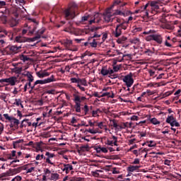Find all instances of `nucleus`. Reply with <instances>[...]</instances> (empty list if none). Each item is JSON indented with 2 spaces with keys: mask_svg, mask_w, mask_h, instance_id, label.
<instances>
[{
  "mask_svg": "<svg viewBox=\"0 0 181 181\" xmlns=\"http://www.w3.org/2000/svg\"><path fill=\"white\" fill-rule=\"evenodd\" d=\"M73 97L76 112H81V104L87 100V98L86 96H80L79 91L75 92V93L73 94Z\"/></svg>",
  "mask_w": 181,
  "mask_h": 181,
  "instance_id": "1",
  "label": "nucleus"
},
{
  "mask_svg": "<svg viewBox=\"0 0 181 181\" xmlns=\"http://www.w3.org/2000/svg\"><path fill=\"white\" fill-rule=\"evenodd\" d=\"M144 35H149L146 37L147 42L153 40L157 45H162L163 42V37L160 34H156L155 30H149L148 32H144Z\"/></svg>",
  "mask_w": 181,
  "mask_h": 181,
  "instance_id": "2",
  "label": "nucleus"
},
{
  "mask_svg": "<svg viewBox=\"0 0 181 181\" xmlns=\"http://www.w3.org/2000/svg\"><path fill=\"white\" fill-rule=\"evenodd\" d=\"M45 163L48 165H51V166H56V155L47 151L45 153Z\"/></svg>",
  "mask_w": 181,
  "mask_h": 181,
  "instance_id": "3",
  "label": "nucleus"
},
{
  "mask_svg": "<svg viewBox=\"0 0 181 181\" xmlns=\"http://www.w3.org/2000/svg\"><path fill=\"white\" fill-rule=\"evenodd\" d=\"M132 77H134V74L130 72L122 78V81L124 83L125 86H127V88L132 87L134 84V78Z\"/></svg>",
  "mask_w": 181,
  "mask_h": 181,
  "instance_id": "4",
  "label": "nucleus"
},
{
  "mask_svg": "<svg viewBox=\"0 0 181 181\" xmlns=\"http://www.w3.org/2000/svg\"><path fill=\"white\" fill-rule=\"evenodd\" d=\"M54 81H57L56 78L54 77V75H52L45 79L37 80L35 82V86H37V84H48L49 83H54Z\"/></svg>",
  "mask_w": 181,
  "mask_h": 181,
  "instance_id": "5",
  "label": "nucleus"
},
{
  "mask_svg": "<svg viewBox=\"0 0 181 181\" xmlns=\"http://www.w3.org/2000/svg\"><path fill=\"white\" fill-rule=\"evenodd\" d=\"M18 81V78L16 76H11L7 78L0 79V83H7V86H16Z\"/></svg>",
  "mask_w": 181,
  "mask_h": 181,
  "instance_id": "6",
  "label": "nucleus"
},
{
  "mask_svg": "<svg viewBox=\"0 0 181 181\" xmlns=\"http://www.w3.org/2000/svg\"><path fill=\"white\" fill-rule=\"evenodd\" d=\"M110 122H112L111 127H113L115 131H121V129H125V128H128V122L123 123V125H119L115 119L110 120Z\"/></svg>",
  "mask_w": 181,
  "mask_h": 181,
  "instance_id": "7",
  "label": "nucleus"
},
{
  "mask_svg": "<svg viewBox=\"0 0 181 181\" xmlns=\"http://www.w3.org/2000/svg\"><path fill=\"white\" fill-rule=\"evenodd\" d=\"M165 122L167 124H170V127H180V124H179V122L176 121V118L173 117V115H168L165 120Z\"/></svg>",
  "mask_w": 181,
  "mask_h": 181,
  "instance_id": "8",
  "label": "nucleus"
},
{
  "mask_svg": "<svg viewBox=\"0 0 181 181\" xmlns=\"http://www.w3.org/2000/svg\"><path fill=\"white\" fill-rule=\"evenodd\" d=\"M62 45H63L65 47V49H66V50H72V52H77V48L73 49H71V46H73V40H69V39H65L63 40L61 42Z\"/></svg>",
  "mask_w": 181,
  "mask_h": 181,
  "instance_id": "9",
  "label": "nucleus"
},
{
  "mask_svg": "<svg viewBox=\"0 0 181 181\" xmlns=\"http://www.w3.org/2000/svg\"><path fill=\"white\" fill-rule=\"evenodd\" d=\"M105 145H108L109 146H118V137L115 136H112V139L109 138L105 142Z\"/></svg>",
  "mask_w": 181,
  "mask_h": 181,
  "instance_id": "10",
  "label": "nucleus"
},
{
  "mask_svg": "<svg viewBox=\"0 0 181 181\" xmlns=\"http://www.w3.org/2000/svg\"><path fill=\"white\" fill-rule=\"evenodd\" d=\"M64 15L65 19H74L76 18V12L70 11V8H68L64 11Z\"/></svg>",
  "mask_w": 181,
  "mask_h": 181,
  "instance_id": "11",
  "label": "nucleus"
},
{
  "mask_svg": "<svg viewBox=\"0 0 181 181\" xmlns=\"http://www.w3.org/2000/svg\"><path fill=\"white\" fill-rule=\"evenodd\" d=\"M30 39L32 38L25 37L22 35H18L15 37V42H16V43H25L26 42H33Z\"/></svg>",
  "mask_w": 181,
  "mask_h": 181,
  "instance_id": "12",
  "label": "nucleus"
},
{
  "mask_svg": "<svg viewBox=\"0 0 181 181\" xmlns=\"http://www.w3.org/2000/svg\"><path fill=\"white\" fill-rule=\"evenodd\" d=\"M36 76H37L39 78H45V77H49V76H50V72L47 71V69H41L36 72Z\"/></svg>",
  "mask_w": 181,
  "mask_h": 181,
  "instance_id": "13",
  "label": "nucleus"
},
{
  "mask_svg": "<svg viewBox=\"0 0 181 181\" xmlns=\"http://www.w3.org/2000/svg\"><path fill=\"white\" fill-rule=\"evenodd\" d=\"M119 69H101V75L102 76H111L112 74H114V73L118 71Z\"/></svg>",
  "mask_w": 181,
  "mask_h": 181,
  "instance_id": "14",
  "label": "nucleus"
},
{
  "mask_svg": "<svg viewBox=\"0 0 181 181\" xmlns=\"http://www.w3.org/2000/svg\"><path fill=\"white\" fill-rule=\"evenodd\" d=\"M50 176H52V171L49 168H45L42 175V181L50 180Z\"/></svg>",
  "mask_w": 181,
  "mask_h": 181,
  "instance_id": "15",
  "label": "nucleus"
},
{
  "mask_svg": "<svg viewBox=\"0 0 181 181\" xmlns=\"http://www.w3.org/2000/svg\"><path fill=\"white\" fill-rule=\"evenodd\" d=\"M8 31L0 27V43L1 45H4L5 43V41L4 40V38L8 36Z\"/></svg>",
  "mask_w": 181,
  "mask_h": 181,
  "instance_id": "16",
  "label": "nucleus"
},
{
  "mask_svg": "<svg viewBox=\"0 0 181 181\" xmlns=\"http://www.w3.org/2000/svg\"><path fill=\"white\" fill-rule=\"evenodd\" d=\"M45 31H46V29H45V28L39 30L37 32L36 36H35L30 39L31 42H36V40H39V39H40V37H42V35H43V33H45Z\"/></svg>",
  "mask_w": 181,
  "mask_h": 181,
  "instance_id": "17",
  "label": "nucleus"
},
{
  "mask_svg": "<svg viewBox=\"0 0 181 181\" xmlns=\"http://www.w3.org/2000/svg\"><path fill=\"white\" fill-rule=\"evenodd\" d=\"M33 165V163H29L24 165V170H26V173H32V172H35V167H30Z\"/></svg>",
  "mask_w": 181,
  "mask_h": 181,
  "instance_id": "18",
  "label": "nucleus"
},
{
  "mask_svg": "<svg viewBox=\"0 0 181 181\" xmlns=\"http://www.w3.org/2000/svg\"><path fill=\"white\" fill-rule=\"evenodd\" d=\"M8 49H9L11 54H15L18 53L19 52V50H21V49H22V47H21V46L18 47L16 45H12V46H10L8 47Z\"/></svg>",
  "mask_w": 181,
  "mask_h": 181,
  "instance_id": "19",
  "label": "nucleus"
},
{
  "mask_svg": "<svg viewBox=\"0 0 181 181\" xmlns=\"http://www.w3.org/2000/svg\"><path fill=\"white\" fill-rule=\"evenodd\" d=\"M21 128H26V127H32V122L28 119H23L21 124Z\"/></svg>",
  "mask_w": 181,
  "mask_h": 181,
  "instance_id": "20",
  "label": "nucleus"
},
{
  "mask_svg": "<svg viewBox=\"0 0 181 181\" xmlns=\"http://www.w3.org/2000/svg\"><path fill=\"white\" fill-rule=\"evenodd\" d=\"M148 121H150L151 124L153 125H159L160 124V121L158 120L156 117L151 118V115L147 116Z\"/></svg>",
  "mask_w": 181,
  "mask_h": 181,
  "instance_id": "21",
  "label": "nucleus"
},
{
  "mask_svg": "<svg viewBox=\"0 0 181 181\" xmlns=\"http://www.w3.org/2000/svg\"><path fill=\"white\" fill-rule=\"evenodd\" d=\"M101 18H100V14L97 13L94 16V19L89 21V25H93V23H100Z\"/></svg>",
  "mask_w": 181,
  "mask_h": 181,
  "instance_id": "22",
  "label": "nucleus"
},
{
  "mask_svg": "<svg viewBox=\"0 0 181 181\" xmlns=\"http://www.w3.org/2000/svg\"><path fill=\"white\" fill-rule=\"evenodd\" d=\"M101 97H107L108 98H114L115 95L112 90H109L108 92H104L101 94Z\"/></svg>",
  "mask_w": 181,
  "mask_h": 181,
  "instance_id": "23",
  "label": "nucleus"
},
{
  "mask_svg": "<svg viewBox=\"0 0 181 181\" xmlns=\"http://www.w3.org/2000/svg\"><path fill=\"white\" fill-rule=\"evenodd\" d=\"M62 170L63 172H66V173H69L71 170H73V165L70 164H64V168H62Z\"/></svg>",
  "mask_w": 181,
  "mask_h": 181,
  "instance_id": "24",
  "label": "nucleus"
},
{
  "mask_svg": "<svg viewBox=\"0 0 181 181\" xmlns=\"http://www.w3.org/2000/svg\"><path fill=\"white\" fill-rule=\"evenodd\" d=\"M22 13H23V10H22V8L17 7L15 8L14 11V16L16 18H19V16H22Z\"/></svg>",
  "mask_w": 181,
  "mask_h": 181,
  "instance_id": "25",
  "label": "nucleus"
},
{
  "mask_svg": "<svg viewBox=\"0 0 181 181\" xmlns=\"http://www.w3.org/2000/svg\"><path fill=\"white\" fill-rule=\"evenodd\" d=\"M22 76H26L28 77V81L30 83H33V76L31 75L30 72L29 71H25V74H22Z\"/></svg>",
  "mask_w": 181,
  "mask_h": 181,
  "instance_id": "26",
  "label": "nucleus"
},
{
  "mask_svg": "<svg viewBox=\"0 0 181 181\" xmlns=\"http://www.w3.org/2000/svg\"><path fill=\"white\" fill-rule=\"evenodd\" d=\"M147 151L148 148H144L143 150L139 148V150H134L132 153H134V155H136V156H138V155H142L144 152H146Z\"/></svg>",
  "mask_w": 181,
  "mask_h": 181,
  "instance_id": "27",
  "label": "nucleus"
},
{
  "mask_svg": "<svg viewBox=\"0 0 181 181\" xmlns=\"http://www.w3.org/2000/svg\"><path fill=\"white\" fill-rule=\"evenodd\" d=\"M60 177V175L57 173H52L49 177V180L57 181Z\"/></svg>",
  "mask_w": 181,
  "mask_h": 181,
  "instance_id": "28",
  "label": "nucleus"
},
{
  "mask_svg": "<svg viewBox=\"0 0 181 181\" xmlns=\"http://www.w3.org/2000/svg\"><path fill=\"white\" fill-rule=\"evenodd\" d=\"M144 54H146V56H152L153 54H155V48L153 47L151 49H146L144 52Z\"/></svg>",
  "mask_w": 181,
  "mask_h": 181,
  "instance_id": "29",
  "label": "nucleus"
},
{
  "mask_svg": "<svg viewBox=\"0 0 181 181\" xmlns=\"http://www.w3.org/2000/svg\"><path fill=\"white\" fill-rule=\"evenodd\" d=\"M25 71H24V72H23L22 69H12V73H15L16 74H18L17 77H19V75H21V76H22V74H25Z\"/></svg>",
  "mask_w": 181,
  "mask_h": 181,
  "instance_id": "30",
  "label": "nucleus"
},
{
  "mask_svg": "<svg viewBox=\"0 0 181 181\" xmlns=\"http://www.w3.org/2000/svg\"><path fill=\"white\" fill-rule=\"evenodd\" d=\"M122 33V31L121 28H119L118 25L116 26L115 31L114 33L115 37H119V35Z\"/></svg>",
  "mask_w": 181,
  "mask_h": 181,
  "instance_id": "31",
  "label": "nucleus"
},
{
  "mask_svg": "<svg viewBox=\"0 0 181 181\" xmlns=\"http://www.w3.org/2000/svg\"><path fill=\"white\" fill-rule=\"evenodd\" d=\"M78 84H80L81 86H83L84 87H87V86H88V84L87 83V80H86V78H78Z\"/></svg>",
  "mask_w": 181,
  "mask_h": 181,
  "instance_id": "32",
  "label": "nucleus"
},
{
  "mask_svg": "<svg viewBox=\"0 0 181 181\" xmlns=\"http://www.w3.org/2000/svg\"><path fill=\"white\" fill-rule=\"evenodd\" d=\"M151 7H149V4H146L145 6H142V4H140V12H144V11H149Z\"/></svg>",
  "mask_w": 181,
  "mask_h": 181,
  "instance_id": "33",
  "label": "nucleus"
},
{
  "mask_svg": "<svg viewBox=\"0 0 181 181\" xmlns=\"http://www.w3.org/2000/svg\"><path fill=\"white\" fill-rule=\"evenodd\" d=\"M9 122H11V125L12 127H15V125H18L19 124V119L12 117L11 120H10Z\"/></svg>",
  "mask_w": 181,
  "mask_h": 181,
  "instance_id": "34",
  "label": "nucleus"
},
{
  "mask_svg": "<svg viewBox=\"0 0 181 181\" xmlns=\"http://www.w3.org/2000/svg\"><path fill=\"white\" fill-rule=\"evenodd\" d=\"M138 169H139V166L138 165H130L127 168L129 172H135V170H138Z\"/></svg>",
  "mask_w": 181,
  "mask_h": 181,
  "instance_id": "35",
  "label": "nucleus"
},
{
  "mask_svg": "<svg viewBox=\"0 0 181 181\" xmlns=\"http://www.w3.org/2000/svg\"><path fill=\"white\" fill-rule=\"evenodd\" d=\"M104 19L105 22H111V21H112V16L111 15V13H107L106 15L104 16Z\"/></svg>",
  "mask_w": 181,
  "mask_h": 181,
  "instance_id": "36",
  "label": "nucleus"
},
{
  "mask_svg": "<svg viewBox=\"0 0 181 181\" xmlns=\"http://www.w3.org/2000/svg\"><path fill=\"white\" fill-rule=\"evenodd\" d=\"M146 144H147V146H148V148H155V146H156V143L155 141H146Z\"/></svg>",
  "mask_w": 181,
  "mask_h": 181,
  "instance_id": "37",
  "label": "nucleus"
},
{
  "mask_svg": "<svg viewBox=\"0 0 181 181\" xmlns=\"http://www.w3.org/2000/svg\"><path fill=\"white\" fill-rule=\"evenodd\" d=\"M125 23H127V21H125V20H123L122 23L117 25V26H119L121 30H122V29H124V30H126L127 26L125 25Z\"/></svg>",
  "mask_w": 181,
  "mask_h": 181,
  "instance_id": "38",
  "label": "nucleus"
},
{
  "mask_svg": "<svg viewBox=\"0 0 181 181\" xmlns=\"http://www.w3.org/2000/svg\"><path fill=\"white\" fill-rule=\"evenodd\" d=\"M158 9H159V6L158 4H156L153 8H151V12L153 15L156 14L158 12Z\"/></svg>",
  "mask_w": 181,
  "mask_h": 181,
  "instance_id": "39",
  "label": "nucleus"
},
{
  "mask_svg": "<svg viewBox=\"0 0 181 181\" xmlns=\"http://www.w3.org/2000/svg\"><path fill=\"white\" fill-rule=\"evenodd\" d=\"M89 45L91 47H97L98 43L95 42V39L93 38L89 41Z\"/></svg>",
  "mask_w": 181,
  "mask_h": 181,
  "instance_id": "40",
  "label": "nucleus"
},
{
  "mask_svg": "<svg viewBox=\"0 0 181 181\" xmlns=\"http://www.w3.org/2000/svg\"><path fill=\"white\" fill-rule=\"evenodd\" d=\"M148 73L150 76L153 77V78H155L156 76H157L156 69H148Z\"/></svg>",
  "mask_w": 181,
  "mask_h": 181,
  "instance_id": "41",
  "label": "nucleus"
},
{
  "mask_svg": "<svg viewBox=\"0 0 181 181\" xmlns=\"http://www.w3.org/2000/svg\"><path fill=\"white\" fill-rule=\"evenodd\" d=\"M21 60H23V62H29L30 60V58H29L27 55L21 54L20 55Z\"/></svg>",
  "mask_w": 181,
  "mask_h": 181,
  "instance_id": "42",
  "label": "nucleus"
},
{
  "mask_svg": "<svg viewBox=\"0 0 181 181\" xmlns=\"http://www.w3.org/2000/svg\"><path fill=\"white\" fill-rule=\"evenodd\" d=\"M114 5H119L120 6H125L127 5V3H124L121 0H116L114 2Z\"/></svg>",
  "mask_w": 181,
  "mask_h": 181,
  "instance_id": "43",
  "label": "nucleus"
},
{
  "mask_svg": "<svg viewBox=\"0 0 181 181\" xmlns=\"http://www.w3.org/2000/svg\"><path fill=\"white\" fill-rule=\"evenodd\" d=\"M71 181H84V178L74 176L71 177Z\"/></svg>",
  "mask_w": 181,
  "mask_h": 181,
  "instance_id": "44",
  "label": "nucleus"
},
{
  "mask_svg": "<svg viewBox=\"0 0 181 181\" xmlns=\"http://www.w3.org/2000/svg\"><path fill=\"white\" fill-rule=\"evenodd\" d=\"M125 40H127V37H122L120 38H118V40H117V43H119V45H122L123 43H124Z\"/></svg>",
  "mask_w": 181,
  "mask_h": 181,
  "instance_id": "45",
  "label": "nucleus"
},
{
  "mask_svg": "<svg viewBox=\"0 0 181 181\" xmlns=\"http://www.w3.org/2000/svg\"><path fill=\"white\" fill-rule=\"evenodd\" d=\"M147 4H148V8H149V6H151V8H153L155 6L158 5V1H150Z\"/></svg>",
  "mask_w": 181,
  "mask_h": 181,
  "instance_id": "46",
  "label": "nucleus"
},
{
  "mask_svg": "<svg viewBox=\"0 0 181 181\" xmlns=\"http://www.w3.org/2000/svg\"><path fill=\"white\" fill-rule=\"evenodd\" d=\"M113 15H119L120 16H125V13L119 10H116Z\"/></svg>",
  "mask_w": 181,
  "mask_h": 181,
  "instance_id": "47",
  "label": "nucleus"
},
{
  "mask_svg": "<svg viewBox=\"0 0 181 181\" xmlns=\"http://www.w3.org/2000/svg\"><path fill=\"white\" fill-rule=\"evenodd\" d=\"M15 2L17 4V5H20V6H22V5H25L26 4L25 0H15Z\"/></svg>",
  "mask_w": 181,
  "mask_h": 181,
  "instance_id": "48",
  "label": "nucleus"
},
{
  "mask_svg": "<svg viewBox=\"0 0 181 181\" xmlns=\"http://www.w3.org/2000/svg\"><path fill=\"white\" fill-rule=\"evenodd\" d=\"M82 110L84 111L85 115H87L88 114V111H90V109L88 108V105H85L83 107H82Z\"/></svg>",
  "mask_w": 181,
  "mask_h": 181,
  "instance_id": "49",
  "label": "nucleus"
},
{
  "mask_svg": "<svg viewBox=\"0 0 181 181\" xmlns=\"http://www.w3.org/2000/svg\"><path fill=\"white\" fill-rule=\"evenodd\" d=\"M86 132H89V134H98V130L94 129H86Z\"/></svg>",
  "mask_w": 181,
  "mask_h": 181,
  "instance_id": "50",
  "label": "nucleus"
},
{
  "mask_svg": "<svg viewBox=\"0 0 181 181\" xmlns=\"http://www.w3.org/2000/svg\"><path fill=\"white\" fill-rule=\"evenodd\" d=\"M86 56H93V54H90V52L88 51H86V52H84L83 54H82L81 55V59H84V57H86Z\"/></svg>",
  "mask_w": 181,
  "mask_h": 181,
  "instance_id": "51",
  "label": "nucleus"
},
{
  "mask_svg": "<svg viewBox=\"0 0 181 181\" xmlns=\"http://www.w3.org/2000/svg\"><path fill=\"white\" fill-rule=\"evenodd\" d=\"M90 19V16H85L81 18V21H80V23H83V22H87Z\"/></svg>",
  "mask_w": 181,
  "mask_h": 181,
  "instance_id": "52",
  "label": "nucleus"
},
{
  "mask_svg": "<svg viewBox=\"0 0 181 181\" xmlns=\"http://www.w3.org/2000/svg\"><path fill=\"white\" fill-rule=\"evenodd\" d=\"M32 127H33L34 128H37V127H40L42 125V122L39 123V122H33V124L31 123Z\"/></svg>",
  "mask_w": 181,
  "mask_h": 181,
  "instance_id": "53",
  "label": "nucleus"
},
{
  "mask_svg": "<svg viewBox=\"0 0 181 181\" xmlns=\"http://www.w3.org/2000/svg\"><path fill=\"white\" fill-rule=\"evenodd\" d=\"M22 103V100L21 99H15L14 105L19 107L20 104Z\"/></svg>",
  "mask_w": 181,
  "mask_h": 181,
  "instance_id": "54",
  "label": "nucleus"
},
{
  "mask_svg": "<svg viewBox=\"0 0 181 181\" xmlns=\"http://www.w3.org/2000/svg\"><path fill=\"white\" fill-rule=\"evenodd\" d=\"M98 111H100V109H97L96 110H93L92 112L93 117H98Z\"/></svg>",
  "mask_w": 181,
  "mask_h": 181,
  "instance_id": "55",
  "label": "nucleus"
},
{
  "mask_svg": "<svg viewBox=\"0 0 181 181\" xmlns=\"http://www.w3.org/2000/svg\"><path fill=\"white\" fill-rule=\"evenodd\" d=\"M28 21H30V22H33V23H34L35 26L39 25V23L36 21L35 18H28Z\"/></svg>",
  "mask_w": 181,
  "mask_h": 181,
  "instance_id": "56",
  "label": "nucleus"
},
{
  "mask_svg": "<svg viewBox=\"0 0 181 181\" xmlns=\"http://www.w3.org/2000/svg\"><path fill=\"white\" fill-rule=\"evenodd\" d=\"M46 93L54 95V94H56V90H54V89L48 90L46 91Z\"/></svg>",
  "mask_w": 181,
  "mask_h": 181,
  "instance_id": "57",
  "label": "nucleus"
},
{
  "mask_svg": "<svg viewBox=\"0 0 181 181\" xmlns=\"http://www.w3.org/2000/svg\"><path fill=\"white\" fill-rule=\"evenodd\" d=\"M3 115H4V118L6 119H8V121H9V122L12 119V117H10L8 113L4 114Z\"/></svg>",
  "mask_w": 181,
  "mask_h": 181,
  "instance_id": "58",
  "label": "nucleus"
},
{
  "mask_svg": "<svg viewBox=\"0 0 181 181\" xmlns=\"http://www.w3.org/2000/svg\"><path fill=\"white\" fill-rule=\"evenodd\" d=\"M132 43L134 45H139V39L134 38L133 40H132Z\"/></svg>",
  "mask_w": 181,
  "mask_h": 181,
  "instance_id": "59",
  "label": "nucleus"
},
{
  "mask_svg": "<svg viewBox=\"0 0 181 181\" xmlns=\"http://www.w3.org/2000/svg\"><path fill=\"white\" fill-rule=\"evenodd\" d=\"M21 142H23V139H19L13 142V146L14 148L18 146V144H21Z\"/></svg>",
  "mask_w": 181,
  "mask_h": 181,
  "instance_id": "60",
  "label": "nucleus"
},
{
  "mask_svg": "<svg viewBox=\"0 0 181 181\" xmlns=\"http://www.w3.org/2000/svg\"><path fill=\"white\" fill-rule=\"evenodd\" d=\"M131 121H138L139 119V117L136 115H133L130 117Z\"/></svg>",
  "mask_w": 181,
  "mask_h": 181,
  "instance_id": "61",
  "label": "nucleus"
},
{
  "mask_svg": "<svg viewBox=\"0 0 181 181\" xmlns=\"http://www.w3.org/2000/svg\"><path fill=\"white\" fill-rule=\"evenodd\" d=\"M170 163H172V160H164V165H166L167 166H170Z\"/></svg>",
  "mask_w": 181,
  "mask_h": 181,
  "instance_id": "62",
  "label": "nucleus"
},
{
  "mask_svg": "<svg viewBox=\"0 0 181 181\" xmlns=\"http://www.w3.org/2000/svg\"><path fill=\"white\" fill-rule=\"evenodd\" d=\"M94 37H101V35L94 34L93 36L88 38V40H91V39H94Z\"/></svg>",
  "mask_w": 181,
  "mask_h": 181,
  "instance_id": "63",
  "label": "nucleus"
},
{
  "mask_svg": "<svg viewBox=\"0 0 181 181\" xmlns=\"http://www.w3.org/2000/svg\"><path fill=\"white\" fill-rule=\"evenodd\" d=\"M71 83H76L77 84H78V78H71Z\"/></svg>",
  "mask_w": 181,
  "mask_h": 181,
  "instance_id": "64",
  "label": "nucleus"
}]
</instances>
